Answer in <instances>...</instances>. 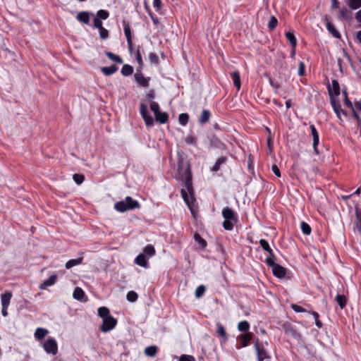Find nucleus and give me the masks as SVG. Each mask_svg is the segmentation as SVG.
<instances>
[{"label":"nucleus","mask_w":361,"mask_h":361,"mask_svg":"<svg viewBox=\"0 0 361 361\" xmlns=\"http://www.w3.org/2000/svg\"><path fill=\"white\" fill-rule=\"evenodd\" d=\"M138 295L133 290H130L127 293L126 298L130 302H134L137 300Z\"/></svg>","instance_id":"obj_44"},{"label":"nucleus","mask_w":361,"mask_h":361,"mask_svg":"<svg viewBox=\"0 0 361 361\" xmlns=\"http://www.w3.org/2000/svg\"><path fill=\"white\" fill-rule=\"evenodd\" d=\"M216 325L217 334H219V336L222 337L224 341H226L228 339V337L224 327L220 323H218Z\"/></svg>","instance_id":"obj_38"},{"label":"nucleus","mask_w":361,"mask_h":361,"mask_svg":"<svg viewBox=\"0 0 361 361\" xmlns=\"http://www.w3.org/2000/svg\"><path fill=\"white\" fill-rule=\"evenodd\" d=\"M310 128L311 133H312V138H313V148H314V152L317 154H319V151H318V149H317V146H318L319 142V133L317 130V129H316V128H315V126L314 125H310Z\"/></svg>","instance_id":"obj_11"},{"label":"nucleus","mask_w":361,"mask_h":361,"mask_svg":"<svg viewBox=\"0 0 361 361\" xmlns=\"http://www.w3.org/2000/svg\"><path fill=\"white\" fill-rule=\"evenodd\" d=\"M355 19L357 22L361 23V9L356 13Z\"/></svg>","instance_id":"obj_64"},{"label":"nucleus","mask_w":361,"mask_h":361,"mask_svg":"<svg viewBox=\"0 0 361 361\" xmlns=\"http://www.w3.org/2000/svg\"><path fill=\"white\" fill-rule=\"evenodd\" d=\"M271 170L273 171V173L277 176V177H280L281 176V172H280V170L279 169V167L276 165V164H274L272 166H271Z\"/></svg>","instance_id":"obj_61"},{"label":"nucleus","mask_w":361,"mask_h":361,"mask_svg":"<svg viewBox=\"0 0 361 361\" xmlns=\"http://www.w3.org/2000/svg\"><path fill=\"white\" fill-rule=\"evenodd\" d=\"M140 114L141 116H145L149 114L147 110V106L144 103L140 104Z\"/></svg>","instance_id":"obj_53"},{"label":"nucleus","mask_w":361,"mask_h":361,"mask_svg":"<svg viewBox=\"0 0 361 361\" xmlns=\"http://www.w3.org/2000/svg\"><path fill=\"white\" fill-rule=\"evenodd\" d=\"M210 146L219 149H226V145L216 135L209 137Z\"/></svg>","instance_id":"obj_12"},{"label":"nucleus","mask_w":361,"mask_h":361,"mask_svg":"<svg viewBox=\"0 0 361 361\" xmlns=\"http://www.w3.org/2000/svg\"><path fill=\"white\" fill-rule=\"evenodd\" d=\"M101 71L105 75L108 76L116 73L118 71V67L116 65H111L110 66L102 67Z\"/></svg>","instance_id":"obj_25"},{"label":"nucleus","mask_w":361,"mask_h":361,"mask_svg":"<svg viewBox=\"0 0 361 361\" xmlns=\"http://www.w3.org/2000/svg\"><path fill=\"white\" fill-rule=\"evenodd\" d=\"M300 228L302 230V232L305 235H308L311 233L312 228H311L310 226L305 221L301 222Z\"/></svg>","instance_id":"obj_40"},{"label":"nucleus","mask_w":361,"mask_h":361,"mask_svg":"<svg viewBox=\"0 0 361 361\" xmlns=\"http://www.w3.org/2000/svg\"><path fill=\"white\" fill-rule=\"evenodd\" d=\"M277 24V19L274 16H271L268 23V27L269 30H273L276 28Z\"/></svg>","instance_id":"obj_49"},{"label":"nucleus","mask_w":361,"mask_h":361,"mask_svg":"<svg viewBox=\"0 0 361 361\" xmlns=\"http://www.w3.org/2000/svg\"><path fill=\"white\" fill-rule=\"evenodd\" d=\"M194 240L200 245L201 249H204L207 245L206 240L203 239L200 234L195 233L194 235Z\"/></svg>","instance_id":"obj_31"},{"label":"nucleus","mask_w":361,"mask_h":361,"mask_svg":"<svg viewBox=\"0 0 361 361\" xmlns=\"http://www.w3.org/2000/svg\"><path fill=\"white\" fill-rule=\"evenodd\" d=\"M179 361H195V359L191 355H183L180 356Z\"/></svg>","instance_id":"obj_60"},{"label":"nucleus","mask_w":361,"mask_h":361,"mask_svg":"<svg viewBox=\"0 0 361 361\" xmlns=\"http://www.w3.org/2000/svg\"><path fill=\"white\" fill-rule=\"evenodd\" d=\"M76 19L84 24H88L90 22V13L87 11H82L78 13Z\"/></svg>","instance_id":"obj_18"},{"label":"nucleus","mask_w":361,"mask_h":361,"mask_svg":"<svg viewBox=\"0 0 361 361\" xmlns=\"http://www.w3.org/2000/svg\"><path fill=\"white\" fill-rule=\"evenodd\" d=\"M265 262L267 266L272 268L273 274L277 278H283L286 274V269L282 266L276 264L274 259L272 257H267Z\"/></svg>","instance_id":"obj_5"},{"label":"nucleus","mask_w":361,"mask_h":361,"mask_svg":"<svg viewBox=\"0 0 361 361\" xmlns=\"http://www.w3.org/2000/svg\"><path fill=\"white\" fill-rule=\"evenodd\" d=\"M144 253L145 255H148L149 257H152L155 255V249L152 245H147L144 248Z\"/></svg>","instance_id":"obj_36"},{"label":"nucleus","mask_w":361,"mask_h":361,"mask_svg":"<svg viewBox=\"0 0 361 361\" xmlns=\"http://www.w3.org/2000/svg\"><path fill=\"white\" fill-rule=\"evenodd\" d=\"M291 308L293 311L295 312H305L306 310L301 306L296 305V304H292Z\"/></svg>","instance_id":"obj_56"},{"label":"nucleus","mask_w":361,"mask_h":361,"mask_svg":"<svg viewBox=\"0 0 361 361\" xmlns=\"http://www.w3.org/2000/svg\"><path fill=\"white\" fill-rule=\"evenodd\" d=\"M331 105L334 109V111L336 114L338 118L341 119V114H343L344 116H347V111L341 109L340 102L338 99H331Z\"/></svg>","instance_id":"obj_10"},{"label":"nucleus","mask_w":361,"mask_h":361,"mask_svg":"<svg viewBox=\"0 0 361 361\" xmlns=\"http://www.w3.org/2000/svg\"><path fill=\"white\" fill-rule=\"evenodd\" d=\"M239 338L240 339V347L244 348L246 347L252 340V334L251 333L243 334L239 336Z\"/></svg>","instance_id":"obj_15"},{"label":"nucleus","mask_w":361,"mask_h":361,"mask_svg":"<svg viewBox=\"0 0 361 361\" xmlns=\"http://www.w3.org/2000/svg\"><path fill=\"white\" fill-rule=\"evenodd\" d=\"M355 228L361 235V209L359 208L355 209Z\"/></svg>","instance_id":"obj_26"},{"label":"nucleus","mask_w":361,"mask_h":361,"mask_svg":"<svg viewBox=\"0 0 361 361\" xmlns=\"http://www.w3.org/2000/svg\"><path fill=\"white\" fill-rule=\"evenodd\" d=\"M122 23L123 25L124 33L127 41L132 40L133 34L129 23L126 20H123Z\"/></svg>","instance_id":"obj_24"},{"label":"nucleus","mask_w":361,"mask_h":361,"mask_svg":"<svg viewBox=\"0 0 361 361\" xmlns=\"http://www.w3.org/2000/svg\"><path fill=\"white\" fill-rule=\"evenodd\" d=\"M211 117V113L207 109H204L198 118V121L201 125L207 123Z\"/></svg>","instance_id":"obj_16"},{"label":"nucleus","mask_w":361,"mask_h":361,"mask_svg":"<svg viewBox=\"0 0 361 361\" xmlns=\"http://www.w3.org/2000/svg\"><path fill=\"white\" fill-rule=\"evenodd\" d=\"M155 94L154 91L153 90H151L149 91V92L147 94V98L150 100L151 102L154 98Z\"/></svg>","instance_id":"obj_63"},{"label":"nucleus","mask_w":361,"mask_h":361,"mask_svg":"<svg viewBox=\"0 0 361 361\" xmlns=\"http://www.w3.org/2000/svg\"><path fill=\"white\" fill-rule=\"evenodd\" d=\"M135 59L139 65V66L137 68V69H142L144 63H143L139 48L137 49V50L135 53Z\"/></svg>","instance_id":"obj_43"},{"label":"nucleus","mask_w":361,"mask_h":361,"mask_svg":"<svg viewBox=\"0 0 361 361\" xmlns=\"http://www.w3.org/2000/svg\"><path fill=\"white\" fill-rule=\"evenodd\" d=\"M185 141L188 145H196V139L192 135H188L185 138Z\"/></svg>","instance_id":"obj_55"},{"label":"nucleus","mask_w":361,"mask_h":361,"mask_svg":"<svg viewBox=\"0 0 361 361\" xmlns=\"http://www.w3.org/2000/svg\"><path fill=\"white\" fill-rule=\"evenodd\" d=\"M222 216L224 219L222 226L226 231H232L234 225L238 221V216L236 212L226 207L222 209Z\"/></svg>","instance_id":"obj_3"},{"label":"nucleus","mask_w":361,"mask_h":361,"mask_svg":"<svg viewBox=\"0 0 361 361\" xmlns=\"http://www.w3.org/2000/svg\"><path fill=\"white\" fill-rule=\"evenodd\" d=\"M305 64L303 62L300 61L299 63V67H298V75L302 76L305 75Z\"/></svg>","instance_id":"obj_59"},{"label":"nucleus","mask_w":361,"mask_h":361,"mask_svg":"<svg viewBox=\"0 0 361 361\" xmlns=\"http://www.w3.org/2000/svg\"><path fill=\"white\" fill-rule=\"evenodd\" d=\"M350 11L345 7H343L340 11V17L345 20H348L350 18Z\"/></svg>","instance_id":"obj_45"},{"label":"nucleus","mask_w":361,"mask_h":361,"mask_svg":"<svg viewBox=\"0 0 361 361\" xmlns=\"http://www.w3.org/2000/svg\"><path fill=\"white\" fill-rule=\"evenodd\" d=\"M135 263L142 267L147 268L148 267V262L147 259L143 253L139 254L135 259Z\"/></svg>","instance_id":"obj_14"},{"label":"nucleus","mask_w":361,"mask_h":361,"mask_svg":"<svg viewBox=\"0 0 361 361\" xmlns=\"http://www.w3.org/2000/svg\"><path fill=\"white\" fill-rule=\"evenodd\" d=\"M328 92L330 97V100L331 99H336L341 93L340 85L337 80H332V87H328Z\"/></svg>","instance_id":"obj_9"},{"label":"nucleus","mask_w":361,"mask_h":361,"mask_svg":"<svg viewBox=\"0 0 361 361\" xmlns=\"http://www.w3.org/2000/svg\"><path fill=\"white\" fill-rule=\"evenodd\" d=\"M149 59L151 63H153L155 65L159 63V59H158L157 55L155 53H153V52L149 53Z\"/></svg>","instance_id":"obj_52"},{"label":"nucleus","mask_w":361,"mask_h":361,"mask_svg":"<svg viewBox=\"0 0 361 361\" xmlns=\"http://www.w3.org/2000/svg\"><path fill=\"white\" fill-rule=\"evenodd\" d=\"M57 279V276L56 274H53L50 276L47 280H44L43 283L40 285L39 288H43L44 287H49L54 285Z\"/></svg>","instance_id":"obj_23"},{"label":"nucleus","mask_w":361,"mask_h":361,"mask_svg":"<svg viewBox=\"0 0 361 361\" xmlns=\"http://www.w3.org/2000/svg\"><path fill=\"white\" fill-rule=\"evenodd\" d=\"M254 347L256 350L257 357L258 361H263L265 359L270 358V356L264 348V347L259 343V339H255L254 341Z\"/></svg>","instance_id":"obj_7"},{"label":"nucleus","mask_w":361,"mask_h":361,"mask_svg":"<svg viewBox=\"0 0 361 361\" xmlns=\"http://www.w3.org/2000/svg\"><path fill=\"white\" fill-rule=\"evenodd\" d=\"M188 121H189V115L188 114L182 113L179 115L178 121L181 126H186V124L188 123Z\"/></svg>","instance_id":"obj_39"},{"label":"nucleus","mask_w":361,"mask_h":361,"mask_svg":"<svg viewBox=\"0 0 361 361\" xmlns=\"http://www.w3.org/2000/svg\"><path fill=\"white\" fill-rule=\"evenodd\" d=\"M325 20L326 21V29L328 30V31L335 37V38H337V39H340L341 38V34L339 33V32L336 29V27H334V25L329 21L328 20V17L326 16L325 18Z\"/></svg>","instance_id":"obj_13"},{"label":"nucleus","mask_w":361,"mask_h":361,"mask_svg":"<svg viewBox=\"0 0 361 361\" xmlns=\"http://www.w3.org/2000/svg\"><path fill=\"white\" fill-rule=\"evenodd\" d=\"M343 94L344 96V103H345V104L348 107H349L350 109L353 110V105L352 102H350V100L349 99V98L348 97V92H347V91L345 90H343Z\"/></svg>","instance_id":"obj_48"},{"label":"nucleus","mask_w":361,"mask_h":361,"mask_svg":"<svg viewBox=\"0 0 361 361\" xmlns=\"http://www.w3.org/2000/svg\"><path fill=\"white\" fill-rule=\"evenodd\" d=\"M231 78L233 82V85L235 86V87L238 90L240 89V73L238 71H234L231 74Z\"/></svg>","instance_id":"obj_27"},{"label":"nucleus","mask_w":361,"mask_h":361,"mask_svg":"<svg viewBox=\"0 0 361 361\" xmlns=\"http://www.w3.org/2000/svg\"><path fill=\"white\" fill-rule=\"evenodd\" d=\"M106 56L111 61L117 63H119V64H121L123 63V59H121V57H120L118 55H116L114 54V53L112 52H110V51H106Z\"/></svg>","instance_id":"obj_34"},{"label":"nucleus","mask_w":361,"mask_h":361,"mask_svg":"<svg viewBox=\"0 0 361 361\" xmlns=\"http://www.w3.org/2000/svg\"><path fill=\"white\" fill-rule=\"evenodd\" d=\"M335 300L341 309L345 307L348 300L345 295H341L338 293L335 298Z\"/></svg>","instance_id":"obj_21"},{"label":"nucleus","mask_w":361,"mask_h":361,"mask_svg":"<svg viewBox=\"0 0 361 361\" xmlns=\"http://www.w3.org/2000/svg\"><path fill=\"white\" fill-rule=\"evenodd\" d=\"M48 334L49 331L47 329L39 327L36 329L34 336L36 340L40 341L42 340Z\"/></svg>","instance_id":"obj_17"},{"label":"nucleus","mask_w":361,"mask_h":361,"mask_svg":"<svg viewBox=\"0 0 361 361\" xmlns=\"http://www.w3.org/2000/svg\"><path fill=\"white\" fill-rule=\"evenodd\" d=\"M84 296L85 293L82 289L81 288L76 287L73 291V297L78 300H82Z\"/></svg>","instance_id":"obj_33"},{"label":"nucleus","mask_w":361,"mask_h":361,"mask_svg":"<svg viewBox=\"0 0 361 361\" xmlns=\"http://www.w3.org/2000/svg\"><path fill=\"white\" fill-rule=\"evenodd\" d=\"M150 109L153 111L154 114H158L159 112V106L157 102L152 101L150 102Z\"/></svg>","instance_id":"obj_51"},{"label":"nucleus","mask_w":361,"mask_h":361,"mask_svg":"<svg viewBox=\"0 0 361 361\" xmlns=\"http://www.w3.org/2000/svg\"><path fill=\"white\" fill-rule=\"evenodd\" d=\"M140 204L137 200H134L132 197L128 196L124 200L119 201L114 204V208L120 212H125L128 210L139 208Z\"/></svg>","instance_id":"obj_4"},{"label":"nucleus","mask_w":361,"mask_h":361,"mask_svg":"<svg viewBox=\"0 0 361 361\" xmlns=\"http://www.w3.org/2000/svg\"><path fill=\"white\" fill-rule=\"evenodd\" d=\"M205 286L204 285L199 286L195 290V297L197 298H201L205 292Z\"/></svg>","instance_id":"obj_46"},{"label":"nucleus","mask_w":361,"mask_h":361,"mask_svg":"<svg viewBox=\"0 0 361 361\" xmlns=\"http://www.w3.org/2000/svg\"><path fill=\"white\" fill-rule=\"evenodd\" d=\"M99 30V37L102 39H106L109 37V31L104 28L102 27Z\"/></svg>","instance_id":"obj_54"},{"label":"nucleus","mask_w":361,"mask_h":361,"mask_svg":"<svg viewBox=\"0 0 361 361\" xmlns=\"http://www.w3.org/2000/svg\"><path fill=\"white\" fill-rule=\"evenodd\" d=\"M154 116L156 121L160 123H165L169 119V116L166 112L159 111L158 114H156Z\"/></svg>","instance_id":"obj_28"},{"label":"nucleus","mask_w":361,"mask_h":361,"mask_svg":"<svg viewBox=\"0 0 361 361\" xmlns=\"http://www.w3.org/2000/svg\"><path fill=\"white\" fill-rule=\"evenodd\" d=\"M177 178L181 180L185 188L180 190L181 196L191 211L193 216H195V197L193 194V186L192 182V173L189 162L183 157H178Z\"/></svg>","instance_id":"obj_1"},{"label":"nucleus","mask_w":361,"mask_h":361,"mask_svg":"<svg viewBox=\"0 0 361 361\" xmlns=\"http://www.w3.org/2000/svg\"><path fill=\"white\" fill-rule=\"evenodd\" d=\"M12 294L11 292H6L1 295V305L4 307H8L10 304Z\"/></svg>","instance_id":"obj_22"},{"label":"nucleus","mask_w":361,"mask_h":361,"mask_svg":"<svg viewBox=\"0 0 361 361\" xmlns=\"http://www.w3.org/2000/svg\"><path fill=\"white\" fill-rule=\"evenodd\" d=\"M97 17L98 18H99L101 20L102 19V20H106L109 18V13L106 10H99L97 11Z\"/></svg>","instance_id":"obj_47"},{"label":"nucleus","mask_w":361,"mask_h":361,"mask_svg":"<svg viewBox=\"0 0 361 361\" xmlns=\"http://www.w3.org/2000/svg\"><path fill=\"white\" fill-rule=\"evenodd\" d=\"M250 328V324L247 321H242L238 323V329L240 331L245 332Z\"/></svg>","instance_id":"obj_42"},{"label":"nucleus","mask_w":361,"mask_h":361,"mask_svg":"<svg viewBox=\"0 0 361 361\" xmlns=\"http://www.w3.org/2000/svg\"><path fill=\"white\" fill-rule=\"evenodd\" d=\"M348 6L353 10L361 7V0H346Z\"/></svg>","instance_id":"obj_35"},{"label":"nucleus","mask_w":361,"mask_h":361,"mask_svg":"<svg viewBox=\"0 0 361 361\" xmlns=\"http://www.w3.org/2000/svg\"><path fill=\"white\" fill-rule=\"evenodd\" d=\"M93 22H94V26L96 28L100 30L101 28L104 27L102 26V20L99 18H94Z\"/></svg>","instance_id":"obj_58"},{"label":"nucleus","mask_w":361,"mask_h":361,"mask_svg":"<svg viewBox=\"0 0 361 361\" xmlns=\"http://www.w3.org/2000/svg\"><path fill=\"white\" fill-rule=\"evenodd\" d=\"M153 6L155 8L156 11L159 12L161 8V1L153 0Z\"/></svg>","instance_id":"obj_57"},{"label":"nucleus","mask_w":361,"mask_h":361,"mask_svg":"<svg viewBox=\"0 0 361 361\" xmlns=\"http://www.w3.org/2000/svg\"><path fill=\"white\" fill-rule=\"evenodd\" d=\"M269 84L275 89H279L280 87L279 82L272 80L271 78H269Z\"/></svg>","instance_id":"obj_62"},{"label":"nucleus","mask_w":361,"mask_h":361,"mask_svg":"<svg viewBox=\"0 0 361 361\" xmlns=\"http://www.w3.org/2000/svg\"><path fill=\"white\" fill-rule=\"evenodd\" d=\"M285 35L287 40L290 42L293 48L295 49L297 45V40L294 34L290 32H286Z\"/></svg>","instance_id":"obj_32"},{"label":"nucleus","mask_w":361,"mask_h":361,"mask_svg":"<svg viewBox=\"0 0 361 361\" xmlns=\"http://www.w3.org/2000/svg\"><path fill=\"white\" fill-rule=\"evenodd\" d=\"M259 244H260L262 248L269 253V256L268 257H272L274 259V255L273 253L271 248L269 246L268 241L264 239H261L259 240Z\"/></svg>","instance_id":"obj_19"},{"label":"nucleus","mask_w":361,"mask_h":361,"mask_svg":"<svg viewBox=\"0 0 361 361\" xmlns=\"http://www.w3.org/2000/svg\"><path fill=\"white\" fill-rule=\"evenodd\" d=\"M43 349L44 351L51 355H56L58 353V344L54 338L49 337L43 343Z\"/></svg>","instance_id":"obj_6"},{"label":"nucleus","mask_w":361,"mask_h":361,"mask_svg":"<svg viewBox=\"0 0 361 361\" xmlns=\"http://www.w3.org/2000/svg\"><path fill=\"white\" fill-rule=\"evenodd\" d=\"M133 73V68L132 66L128 65V64L123 65L121 68V73L123 76H129V75H132Z\"/></svg>","instance_id":"obj_29"},{"label":"nucleus","mask_w":361,"mask_h":361,"mask_svg":"<svg viewBox=\"0 0 361 361\" xmlns=\"http://www.w3.org/2000/svg\"><path fill=\"white\" fill-rule=\"evenodd\" d=\"M142 118H143L145 123L147 127H152L154 126V119L149 114L142 116Z\"/></svg>","instance_id":"obj_41"},{"label":"nucleus","mask_w":361,"mask_h":361,"mask_svg":"<svg viewBox=\"0 0 361 361\" xmlns=\"http://www.w3.org/2000/svg\"><path fill=\"white\" fill-rule=\"evenodd\" d=\"M157 352V348L156 346L152 345L145 348V353L146 355L149 357H154Z\"/></svg>","instance_id":"obj_37"},{"label":"nucleus","mask_w":361,"mask_h":361,"mask_svg":"<svg viewBox=\"0 0 361 361\" xmlns=\"http://www.w3.org/2000/svg\"><path fill=\"white\" fill-rule=\"evenodd\" d=\"M98 316L102 318V324L99 327L102 332L106 333L117 324V320L110 314L109 310L106 307H100L97 310Z\"/></svg>","instance_id":"obj_2"},{"label":"nucleus","mask_w":361,"mask_h":361,"mask_svg":"<svg viewBox=\"0 0 361 361\" xmlns=\"http://www.w3.org/2000/svg\"><path fill=\"white\" fill-rule=\"evenodd\" d=\"M142 69H137L136 73L134 75V78L137 83L142 87H146L149 85V81L150 80V78H145L142 73Z\"/></svg>","instance_id":"obj_8"},{"label":"nucleus","mask_w":361,"mask_h":361,"mask_svg":"<svg viewBox=\"0 0 361 361\" xmlns=\"http://www.w3.org/2000/svg\"><path fill=\"white\" fill-rule=\"evenodd\" d=\"M227 161V157H219L215 164L214 165V166L211 169V171H213V172H217L220 170L221 169V166L222 164H226V162Z\"/></svg>","instance_id":"obj_20"},{"label":"nucleus","mask_w":361,"mask_h":361,"mask_svg":"<svg viewBox=\"0 0 361 361\" xmlns=\"http://www.w3.org/2000/svg\"><path fill=\"white\" fill-rule=\"evenodd\" d=\"M73 180L78 184V185H80L81 184L84 180H85V176L82 175V174H79V173H75L73 176Z\"/></svg>","instance_id":"obj_50"},{"label":"nucleus","mask_w":361,"mask_h":361,"mask_svg":"<svg viewBox=\"0 0 361 361\" xmlns=\"http://www.w3.org/2000/svg\"><path fill=\"white\" fill-rule=\"evenodd\" d=\"M82 257H80L78 259H70L66 263L65 267L67 269H68L72 268L74 266L82 264Z\"/></svg>","instance_id":"obj_30"}]
</instances>
